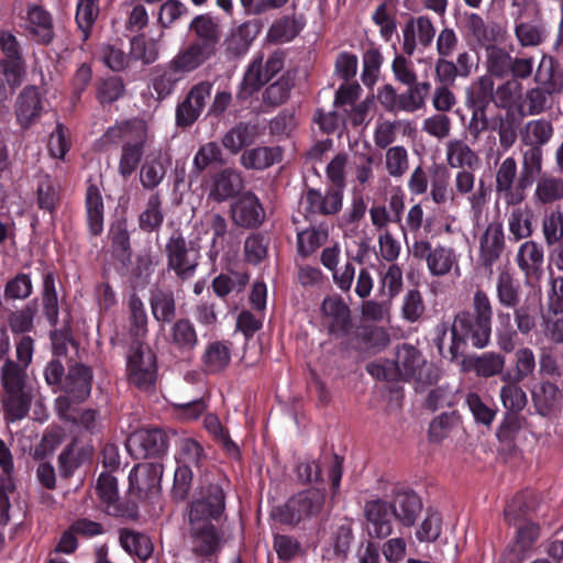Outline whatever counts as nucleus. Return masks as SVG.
<instances>
[{
	"instance_id": "obj_40",
	"label": "nucleus",
	"mask_w": 563,
	"mask_h": 563,
	"mask_svg": "<svg viewBox=\"0 0 563 563\" xmlns=\"http://www.w3.org/2000/svg\"><path fill=\"white\" fill-rule=\"evenodd\" d=\"M87 221L92 234L98 235L103 230V201L100 190L91 185L86 194Z\"/></svg>"
},
{
	"instance_id": "obj_29",
	"label": "nucleus",
	"mask_w": 563,
	"mask_h": 563,
	"mask_svg": "<svg viewBox=\"0 0 563 563\" xmlns=\"http://www.w3.org/2000/svg\"><path fill=\"white\" fill-rule=\"evenodd\" d=\"M543 261V247L532 240L523 242L516 254V263L526 277L538 276Z\"/></svg>"
},
{
	"instance_id": "obj_32",
	"label": "nucleus",
	"mask_w": 563,
	"mask_h": 563,
	"mask_svg": "<svg viewBox=\"0 0 563 563\" xmlns=\"http://www.w3.org/2000/svg\"><path fill=\"white\" fill-rule=\"evenodd\" d=\"M201 362L207 373H219L230 364L231 349L225 342H210L201 355Z\"/></svg>"
},
{
	"instance_id": "obj_56",
	"label": "nucleus",
	"mask_w": 563,
	"mask_h": 563,
	"mask_svg": "<svg viewBox=\"0 0 563 563\" xmlns=\"http://www.w3.org/2000/svg\"><path fill=\"white\" fill-rule=\"evenodd\" d=\"M561 398L560 389L552 383H542L534 391L533 399L542 415L549 413Z\"/></svg>"
},
{
	"instance_id": "obj_51",
	"label": "nucleus",
	"mask_w": 563,
	"mask_h": 563,
	"mask_svg": "<svg viewBox=\"0 0 563 563\" xmlns=\"http://www.w3.org/2000/svg\"><path fill=\"white\" fill-rule=\"evenodd\" d=\"M3 406L5 418L13 422L26 416L30 408V399L23 390L18 393H5Z\"/></svg>"
},
{
	"instance_id": "obj_33",
	"label": "nucleus",
	"mask_w": 563,
	"mask_h": 563,
	"mask_svg": "<svg viewBox=\"0 0 563 563\" xmlns=\"http://www.w3.org/2000/svg\"><path fill=\"white\" fill-rule=\"evenodd\" d=\"M540 537L539 525L525 521L519 525L515 540L510 545V551L514 553L515 560L521 561L532 550L533 545Z\"/></svg>"
},
{
	"instance_id": "obj_15",
	"label": "nucleus",
	"mask_w": 563,
	"mask_h": 563,
	"mask_svg": "<svg viewBox=\"0 0 563 563\" xmlns=\"http://www.w3.org/2000/svg\"><path fill=\"white\" fill-rule=\"evenodd\" d=\"M391 506L395 519L405 527H412L421 512L422 501L410 489L397 488L393 490Z\"/></svg>"
},
{
	"instance_id": "obj_43",
	"label": "nucleus",
	"mask_w": 563,
	"mask_h": 563,
	"mask_svg": "<svg viewBox=\"0 0 563 563\" xmlns=\"http://www.w3.org/2000/svg\"><path fill=\"white\" fill-rule=\"evenodd\" d=\"M164 221L162 200L158 194L150 196L145 209L139 217V225L143 231L153 232L161 228Z\"/></svg>"
},
{
	"instance_id": "obj_5",
	"label": "nucleus",
	"mask_w": 563,
	"mask_h": 563,
	"mask_svg": "<svg viewBox=\"0 0 563 563\" xmlns=\"http://www.w3.org/2000/svg\"><path fill=\"white\" fill-rule=\"evenodd\" d=\"M492 328L483 325L479 329L478 320L470 311L459 312L451 325V344L449 353L452 360L463 354L470 341L474 347H485L490 339Z\"/></svg>"
},
{
	"instance_id": "obj_16",
	"label": "nucleus",
	"mask_w": 563,
	"mask_h": 563,
	"mask_svg": "<svg viewBox=\"0 0 563 563\" xmlns=\"http://www.w3.org/2000/svg\"><path fill=\"white\" fill-rule=\"evenodd\" d=\"M475 187V175L466 169H462L456 173L454 179V188L459 195H470L467 200L471 206V211L474 216H481L485 205L488 201L489 188L485 186L484 181L478 183V187Z\"/></svg>"
},
{
	"instance_id": "obj_54",
	"label": "nucleus",
	"mask_w": 563,
	"mask_h": 563,
	"mask_svg": "<svg viewBox=\"0 0 563 563\" xmlns=\"http://www.w3.org/2000/svg\"><path fill=\"white\" fill-rule=\"evenodd\" d=\"M71 147L70 132L62 123H57L48 139V153L52 157L64 161Z\"/></svg>"
},
{
	"instance_id": "obj_4",
	"label": "nucleus",
	"mask_w": 563,
	"mask_h": 563,
	"mask_svg": "<svg viewBox=\"0 0 563 563\" xmlns=\"http://www.w3.org/2000/svg\"><path fill=\"white\" fill-rule=\"evenodd\" d=\"M325 494L310 488L290 497L283 506L273 510V517L282 523L296 526L317 518L324 509Z\"/></svg>"
},
{
	"instance_id": "obj_62",
	"label": "nucleus",
	"mask_w": 563,
	"mask_h": 563,
	"mask_svg": "<svg viewBox=\"0 0 563 563\" xmlns=\"http://www.w3.org/2000/svg\"><path fill=\"white\" fill-rule=\"evenodd\" d=\"M536 369V357L529 347L518 349L515 353L514 379L516 383L533 374Z\"/></svg>"
},
{
	"instance_id": "obj_25",
	"label": "nucleus",
	"mask_w": 563,
	"mask_h": 563,
	"mask_svg": "<svg viewBox=\"0 0 563 563\" xmlns=\"http://www.w3.org/2000/svg\"><path fill=\"white\" fill-rule=\"evenodd\" d=\"M91 379L92 373L89 367L82 364L71 366L64 383L65 394L69 395L74 401L85 400L91 391Z\"/></svg>"
},
{
	"instance_id": "obj_41",
	"label": "nucleus",
	"mask_w": 563,
	"mask_h": 563,
	"mask_svg": "<svg viewBox=\"0 0 563 563\" xmlns=\"http://www.w3.org/2000/svg\"><path fill=\"white\" fill-rule=\"evenodd\" d=\"M497 298L501 306L514 308L520 300V284L509 271H503L496 282Z\"/></svg>"
},
{
	"instance_id": "obj_12",
	"label": "nucleus",
	"mask_w": 563,
	"mask_h": 563,
	"mask_svg": "<svg viewBox=\"0 0 563 563\" xmlns=\"http://www.w3.org/2000/svg\"><path fill=\"white\" fill-rule=\"evenodd\" d=\"M212 87L210 81L202 80L190 88L185 100L176 109L178 126L187 128L197 121L211 96Z\"/></svg>"
},
{
	"instance_id": "obj_53",
	"label": "nucleus",
	"mask_w": 563,
	"mask_h": 563,
	"mask_svg": "<svg viewBox=\"0 0 563 563\" xmlns=\"http://www.w3.org/2000/svg\"><path fill=\"white\" fill-rule=\"evenodd\" d=\"M130 320H131V333L140 339L144 338L147 332V316L143 302L139 297L132 295L129 299Z\"/></svg>"
},
{
	"instance_id": "obj_55",
	"label": "nucleus",
	"mask_w": 563,
	"mask_h": 563,
	"mask_svg": "<svg viewBox=\"0 0 563 563\" xmlns=\"http://www.w3.org/2000/svg\"><path fill=\"white\" fill-rule=\"evenodd\" d=\"M205 460V453L201 444L194 439H183L178 444L177 461L178 464L200 467Z\"/></svg>"
},
{
	"instance_id": "obj_42",
	"label": "nucleus",
	"mask_w": 563,
	"mask_h": 563,
	"mask_svg": "<svg viewBox=\"0 0 563 563\" xmlns=\"http://www.w3.org/2000/svg\"><path fill=\"white\" fill-rule=\"evenodd\" d=\"M522 98V85L517 79H508L495 90L494 104L506 110H517Z\"/></svg>"
},
{
	"instance_id": "obj_18",
	"label": "nucleus",
	"mask_w": 563,
	"mask_h": 563,
	"mask_svg": "<svg viewBox=\"0 0 563 563\" xmlns=\"http://www.w3.org/2000/svg\"><path fill=\"white\" fill-rule=\"evenodd\" d=\"M404 52L411 56L415 53L417 44L428 47L435 35V29L431 20L427 16L410 19L404 27Z\"/></svg>"
},
{
	"instance_id": "obj_23",
	"label": "nucleus",
	"mask_w": 563,
	"mask_h": 563,
	"mask_svg": "<svg viewBox=\"0 0 563 563\" xmlns=\"http://www.w3.org/2000/svg\"><path fill=\"white\" fill-rule=\"evenodd\" d=\"M169 165V156L162 151L147 155L140 170V181L143 188L155 189L164 179Z\"/></svg>"
},
{
	"instance_id": "obj_45",
	"label": "nucleus",
	"mask_w": 563,
	"mask_h": 563,
	"mask_svg": "<svg viewBox=\"0 0 563 563\" xmlns=\"http://www.w3.org/2000/svg\"><path fill=\"white\" fill-rule=\"evenodd\" d=\"M495 82L493 76L486 74L478 77L470 87L472 102L479 109L495 102Z\"/></svg>"
},
{
	"instance_id": "obj_3",
	"label": "nucleus",
	"mask_w": 563,
	"mask_h": 563,
	"mask_svg": "<svg viewBox=\"0 0 563 563\" xmlns=\"http://www.w3.org/2000/svg\"><path fill=\"white\" fill-rule=\"evenodd\" d=\"M118 133H121L124 139L118 170L125 178L135 172L143 157L144 147L148 141V130L144 121L134 120L118 129H110L107 136L111 137Z\"/></svg>"
},
{
	"instance_id": "obj_61",
	"label": "nucleus",
	"mask_w": 563,
	"mask_h": 563,
	"mask_svg": "<svg viewBox=\"0 0 563 563\" xmlns=\"http://www.w3.org/2000/svg\"><path fill=\"white\" fill-rule=\"evenodd\" d=\"M505 366V358L496 353H484L473 360V368L478 376L490 377L499 374Z\"/></svg>"
},
{
	"instance_id": "obj_6",
	"label": "nucleus",
	"mask_w": 563,
	"mask_h": 563,
	"mask_svg": "<svg viewBox=\"0 0 563 563\" xmlns=\"http://www.w3.org/2000/svg\"><path fill=\"white\" fill-rule=\"evenodd\" d=\"M283 68L284 55L282 52H274L265 62H263V56L254 57L244 73L238 95L239 98H249L258 91Z\"/></svg>"
},
{
	"instance_id": "obj_8",
	"label": "nucleus",
	"mask_w": 563,
	"mask_h": 563,
	"mask_svg": "<svg viewBox=\"0 0 563 563\" xmlns=\"http://www.w3.org/2000/svg\"><path fill=\"white\" fill-rule=\"evenodd\" d=\"M551 67L545 68V63L542 62L536 73V81L543 86L529 89L525 98H521L518 103V113L521 117L538 115L550 108V96L559 90L553 82H551Z\"/></svg>"
},
{
	"instance_id": "obj_19",
	"label": "nucleus",
	"mask_w": 563,
	"mask_h": 563,
	"mask_svg": "<svg viewBox=\"0 0 563 563\" xmlns=\"http://www.w3.org/2000/svg\"><path fill=\"white\" fill-rule=\"evenodd\" d=\"M505 249V233L501 222H490L479 239V261L484 266H492Z\"/></svg>"
},
{
	"instance_id": "obj_44",
	"label": "nucleus",
	"mask_w": 563,
	"mask_h": 563,
	"mask_svg": "<svg viewBox=\"0 0 563 563\" xmlns=\"http://www.w3.org/2000/svg\"><path fill=\"white\" fill-rule=\"evenodd\" d=\"M222 151L216 142H208L199 147L192 159L191 175L198 177L212 164H222Z\"/></svg>"
},
{
	"instance_id": "obj_48",
	"label": "nucleus",
	"mask_w": 563,
	"mask_h": 563,
	"mask_svg": "<svg viewBox=\"0 0 563 563\" xmlns=\"http://www.w3.org/2000/svg\"><path fill=\"white\" fill-rule=\"evenodd\" d=\"M256 25L246 22L238 26L228 40V47L236 55L244 54L257 35Z\"/></svg>"
},
{
	"instance_id": "obj_39",
	"label": "nucleus",
	"mask_w": 563,
	"mask_h": 563,
	"mask_svg": "<svg viewBox=\"0 0 563 563\" xmlns=\"http://www.w3.org/2000/svg\"><path fill=\"white\" fill-rule=\"evenodd\" d=\"M119 540L121 547L129 554L136 555L140 560H147L153 552V544L150 538L143 533L122 529Z\"/></svg>"
},
{
	"instance_id": "obj_37",
	"label": "nucleus",
	"mask_w": 563,
	"mask_h": 563,
	"mask_svg": "<svg viewBox=\"0 0 563 563\" xmlns=\"http://www.w3.org/2000/svg\"><path fill=\"white\" fill-rule=\"evenodd\" d=\"M552 135L553 126L545 119L531 120L520 130V140L527 146L541 147L551 140Z\"/></svg>"
},
{
	"instance_id": "obj_57",
	"label": "nucleus",
	"mask_w": 563,
	"mask_h": 563,
	"mask_svg": "<svg viewBox=\"0 0 563 563\" xmlns=\"http://www.w3.org/2000/svg\"><path fill=\"white\" fill-rule=\"evenodd\" d=\"M249 277L245 274L232 273L230 275L221 274L212 282L213 291L219 297H224L232 291H241L247 284Z\"/></svg>"
},
{
	"instance_id": "obj_50",
	"label": "nucleus",
	"mask_w": 563,
	"mask_h": 563,
	"mask_svg": "<svg viewBox=\"0 0 563 563\" xmlns=\"http://www.w3.org/2000/svg\"><path fill=\"white\" fill-rule=\"evenodd\" d=\"M512 65V57L506 51L496 47H487V71L490 76L503 78L508 75Z\"/></svg>"
},
{
	"instance_id": "obj_64",
	"label": "nucleus",
	"mask_w": 563,
	"mask_h": 563,
	"mask_svg": "<svg viewBox=\"0 0 563 563\" xmlns=\"http://www.w3.org/2000/svg\"><path fill=\"white\" fill-rule=\"evenodd\" d=\"M542 232L548 245H553L563 238V213L551 211L542 221Z\"/></svg>"
},
{
	"instance_id": "obj_28",
	"label": "nucleus",
	"mask_w": 563,
	"mask_h": 563,
	"mask_svg": "<svg viewBox=\"0 0 563 563\" xmlns=\"http://www.w3.org/2000/svg\"><path fill=\"white\" fill-rule=\"evenodd\" d=\"M213 55L198 44H189L181 48L170 60L173 69L177 70L181 76L195 71L201 67Z\"/></svg>"
},
{
	"instance_id": "obj_52",
	"label": "nucleus",
	"mask_w": 563,
	"mask_h": 563,
	"mask_svg": "<svg viewBox=\"0 0 563 563\" xmlns=\"http://www.w3.org/2000/svg\"><path fill=\"white\" fill-rule=\"evenodd\" d=\"M536 198L542 203H549L563 198V179L543 176L537 184Z\"/></svg>"
},
{
	"instance_id": "obj_63",
	"label": "nucleus",
	"mask_w": 563,
	"mask_h": 563,
	"mask_svg": "<svg viewBox=\"0 0 563 563\" xmlns=\"http://www.w3.org/2000/svg\"><path fill=\"white\" fill-rule=\"evenodd\" d=\"M183 76L168 63L166 68L157 75L153 80V88L159 99H164L169 96L180 81Z\"/></svg>"
},
{
	"instance_id": "obj_59",
	"label": "nucleus",
	"mask_w": 563,
	"mask_h": 563,
	"mask_svg": "<svg viewBox=\"0 0 563 563\" xmlns=\"http://www.w3.org/2000/svg\"><path fill=\"white\" fill-rule=\"evenodd\" d=\"M424 309L421 292L417 289L408 290L402 298L401 317L408 322H416L423 314Z\"/></svg>"
},
{
	"instance_id": "obj_35",
	"label": "nucleus",
	"mask_w": 563,
	"mask_h": 563,
	"mask_svg": "<svg viewBox=\"0 0 563 563\" xmlns=\"http://www.w3.org/2000/svg\"><path fill=\"white\" fill-rule=\"evenodd\" d=\"M445 156L452 168H474L479 161L477 154L462 140H450L445 146Z\"/></svg>"
},
{
	"instance_id": "obj_20",
	"label": "nucleus",
	"mask_w": 563,
	"mask_h": 563,
	"mask_svg": "<svg viewBox=\"0 0 563 563\" xmlns=\"http://www.w3.org/2000/svg\"><path fill=\"white\" fill-rule=\"evenodd\" d=\"M243 187L242 176L232 168H224L211 177L208 198L222 202L236 195Z\"/></svg>"
},
{
	"instance_id": "obj_38",
	"label": "nucleus",
	"mask_w": 563,
	"mask_h": 563,
	"mask_svg": "<svg viewBox=\"0 0 563 563\" xmlns=\"http://www.w3.org/2000/svg\"><path fill=\"white\" fill-rule=\"evenodd\" d=\"M257 132L254 125L239 123L229 130L222 137V145L232 154H238L243 147L256 140Z\"/></svg>"
},
{
	"instance_id": "obj_60",
	"label": "nucleus",
	"mask_w": 563,
	"mask_h": 563,
	"mask_svg": "<svg viewBox=\"0 0 563 563\" xmlns=\"http://www.w3.org/2000/svg\"><path fill=\"white\" fill-rule=\"evenodd\" d=\"M96 490L100 500L108 507V510L111 507L115 508L119 492L118 482L113 475L110 473H101L97 481Z\"/></svg>"
},
{
	"instance_id": "obj_26",
	"label": "nucleus",
	"mask_w": 563,
	"mask_h": 563,
	"mask_svg": "<svg viewBox=\"0 0 563 563\" xmlns=\"http://www.w3.org/2000/svg\"><path fill=\"white\" fill-rule=\"evenodd\" d=\"M464 29L466 35L481 46H490L501 36L500 27L495 23H486L477 13L465 16Z\"/></svg>"
},
{
	"instance_id": "obj_17",
	"label": "nucleus",
	"mask_w": 563,
	"mask_h": 563,
	"mask_svg": "<svg viewBox=\"0 0 563 563\" xmlns=\"http://www.w3.org/2000/svg\"><path fill=\"white\" fill-rule=\"evenodd\" d=\"M166 446V437L158 429H141L133 432L128 439V449L137 457L157 455Z\"/></svg>"
},
{
	"instance_id": "obj_9",
	"label": "nucleus",
	"mask_w": 563,
	"mask_h": 563,
	"mask_svg": "<svg viewBox=\"0 0 563 563\" xmlns=\"http://www.w3.org/2000/svg\"><path fill=\"white\" fill-rule=\"evenodd\" d=\"M167 268L173 271L179 278L188 279L195 275L198 266V253L187 246L185 238L176 232L165 245Z\"/></svg>"
},
{
	"instance_id": "obj_36",
	"label": "nucleus",
	"mask_w": 563,
	"mask_h": 563,
	"mask_svg": "<svg viewBox=\"0 0 563 563\" xmlns=\"http://www.w3.org/2000/svg\"><path fill=\"white\" fill-rule=\"evenodd\" d=\"M25 75L23 62L0 60V102L9 97V90L19 87Z\"/></svg>"
},
{
	"instance_id": "obj_49",
	"label": "nucleus",
	"mask_w": 563,
	"mask_h": 563,
	"mask_svg": "<svg viewBox=\"0 0 563 563\" xmlns=\"http://www.w3.org/2000/svg\"><path fill=\"white\" fill-rule=\"evenodd\" d=\"M23 365L15 364L11 360H7L1 366V384L5 393H18L23 390L24 385Z\"/></svg>"
},
{
	"instance_id": "obj_22",
	"label": "nucleus",
	"mask_w": 563,
	"mask_h": 563,
	"mask_svg": "<svg viewBox=\"0 0 563 563\" xmlns=\"http://www.w3.org/2000/svg\"><path fill=\"white\" fill-rule=\"evenodd\" d=\"M460 255L456 251L446 245H437L433 247L431 257L429 256L427 267L431 276L442 277L454 273L457 277L461 275Z\"/></svg>"
},
{
	"instance_id": "obj_34",
	"label": "nucleus",
	"mask_w": 563,
	"mask_h": 563,
	"mask_svg": "<svg viewBox=\"0 0 563 563\" xmlns=\"http://www.w3.org/2000/svg\"><path fill=\"white\" fill-rule=\"evenodd\" d=\"M533 212L528 206L514 207L508 214V230L514 241L528 239L533 233Z\"/></svg>"
},
{
	"instance_id": "obj_7",
	"label": "nucleus",
	"mask_w": 563,
	"mask_h": 563,
	"mask_svg": "<svg viewBox=\"0 0 563 563\" xmlns=\"http://www.w3.org/2000/svg\"><path fill=\"white\" fill-rule=\"evenodd\" d=\"M126 371L131 384L147 389L155 383L157 366L156 355L142 342L132 344L128 354Z\"/></svg>"
},
{
	"instance_id": "obj_10",
	"label": "nucleus",
	"mask_w": 563,
	"mask_h": 563,
	"mask_svg": "<svg viewBox=\"0 0 563 563\" xmlns=\"http://www.w3.org/2000/svg\"><path fill=\"white\" fill-rule=\"evenodd\" d=\"M163 466L159 463L145 462L135 465L129 474V493L136 499L155 497L161 489Z\"/></svg>"
},
{
	"instance_id": "obj_31",
	"label": "nucleus",
	"mask_w": 563,
	"mask_h": 563,
	"mask_svg": "<svg viewBox=\"0 0 563 563\" xmlns=\"http://www.w3.org/2000/svg\"><path fill=\"white\" fill-rule=\"evenodd\" d=\"M170 344L179 352H191L198 345L195 325L187 319H179L169 329Z\"/></svg>"
},
{
	"instance_id": "obj_24",
	"label": "nucleus",
	"mask_w": 563,
	"mask_h": 563,
	"mask_svg": "<svg viewBox=\"0 0 563 563\" xmlns=\"http://www.w3.org/2000/svg\"><path fill=\"white\" fill-rule=\"evenodd\" d=\"M264 217V209L253 194H245L232 207V218L241 227H257Z\"/></svg>"
},
{
	"instance_id": "obj_11",
	"label": "nucleus",
	"mask_w": 563,
	"mask_h": 563,
	"mask_svg": "<svg viewBox=\"0 0 563 563\" xmlns=\"http://www.w3.org/2000/svg\"><path fill=\"white\" fill-rule=\"evenodd\" d=\"M364 530L371 539H385L389 537L394 528V512L387 500L373 498L365 503Z\"/></svg>"
},
{
	"instance_id": "obj_2",
	"label": "nucleus",
	"mask_w": 563,
	"mask_h": 563,
	"mask_svg": "<svg viewBox=\"0 0 563 563\" xmlns=\"http://www.w3.org/2000/svg\"><path fill=\"white\" fill-rule=\"evenodd\" d=\"M366 368L377 379L412 380L418 390L432 386L439 378V371L434 364L428 362L419 350L408 344L397 350L395 362L382 360L369 363Z\"/></svg>"
},
{
	"instance_id": "obj_58",
	"label": "nucleus",
	"mask_w": 563,
	"mask_h": 563,
	"mask_svg": "<svg viewBox=\"0 0 563 563\" xmlns=\"http://www.w3.org/2000/svg\"><path fill=\"white\" fill-rule=\"evenodd\" d=\"M500 400L508 412H519L527 405V395L518 383L507 384L500 389Z\"/></svg>"
},
{
	"instance_id": "obj_27",
	"label": "nucleus",
	"mask_w": 563,
	"mask_h": 563,
	"mask_svg": "<svg viewBox=\"0 0 563 563\" xmlns=\"http://www.w3.org/2000/svg\"><path fill=\"white\" fill-rule=\"evenodd\" d=\"M321 310L328 319L329 332L344 334L350 327V309L340 297H328L323 300Z\"/></svg>"
},
{
	"instance_id": "obj_13",
	"label": "nucleus",
	"mask_w": 563,
	"mask_h": 563,
	"mask_svg": "<svg viewBox=\"0 0 563 563\" xmlns=\"http://www.w3.org/2000/svg\"><path fill=\"white\" fill-rule=\"evenodd\" d=\"M42 95L36 86L24 87L14 103V113L18 124L26 130L31 128L42 115Z\"/></svg>"
},
{
	"instance_id": "obj_14",
	"label": "nucleus",
	"mask_w": 563,
	"mask_h": 563,
	"mask_svg": "<svg viewBox=\"0 0 563 563\" xmlns=\"http://www.w3.org/2000/svg\"><path fill=\"white\" fill-rule=\"evenodd\" d=\"M24 30L40 44H48L54 37L51 13L41 5L29 4L24 18Z\"/></svg>"
},
{
	"instance_id": "obj_46",
	"label": "nucleus",
	"mask_w": 563,
	"mask_h": 563,
	"mask_svg": "<svg viewBox=\"0 0 563 563\" xmlns=\"http://www.w3.org/2000/svg\"><path fill=\"white\" fill-rule=\"evenodd\" d=\"M466 404L477 423L489 427L494 422L497 408L492 399L485 401L478 394L470 393L466 396Z\"/></svg>"
},
{
	"instance_id": "obj_47",
	"label": "nucleus",
	"mask_w": 563,
	"mask_h": 563,
	"mask_svg": "<svg viewBox=\"0 0 563 563\" xmlns=\"http://www.w3.org/2000/svg\"><path fill=\"white\" fill-rule=\"evenodd\" d=\"M328 235V229L322 225L298 231L297 247L299 254L302 256L310 255L327 241Z\"/></svg>"
},
{
	"instance_id": "obj_30",
	"label": "nucleus",
	"mask_w": 563,
	"mask_h": 563,
	"mask_svg": "<svg viewBox=\"0 0 563 563\" xmlns=\"http://www.w3.org/2000/svg\"><path fill=\"white\" fill-rule=\"evenodd\" d=\"M282 159V151L278 146H258L242 153L240 163L246 169L263 170Z\"/></svg>"
},
{
	"instance_id": "obj_21",
	"label": "nucleus",
	"mask_w": 563,
	"mask_h": 563,
	"mask_svg": "<svg viewBox=\"0 0 563 563\" xmlns=\"http://www.w3.org/2000/svg\"><path fill=\"white\" fill-rule=\"evenodd\" d=\"M189 30L196 37V41L192 42L194 44L200 45V47L212 55L216 54L221 37V31L213 18L205 14L198 15L191 21Z\"/></svg>"
},
{
	"instance_id": "obj_1",
	"label": "nucleus",
	"mask_w": 563,
	"mask_h": 563,
	"mask_svg": "<svg viewBox=\"0 0 563 563\" xmlns=\"http://www.w3.org/2000/svg\"><path fill=\"white\" fill-rule=\"evenodd\" d=\"M225 508L224 493L218 484L201 487L189 511L190 536L195 552L208 555L216 552L221 536L212 523Z\"/></svg>"
}]
</instances>
